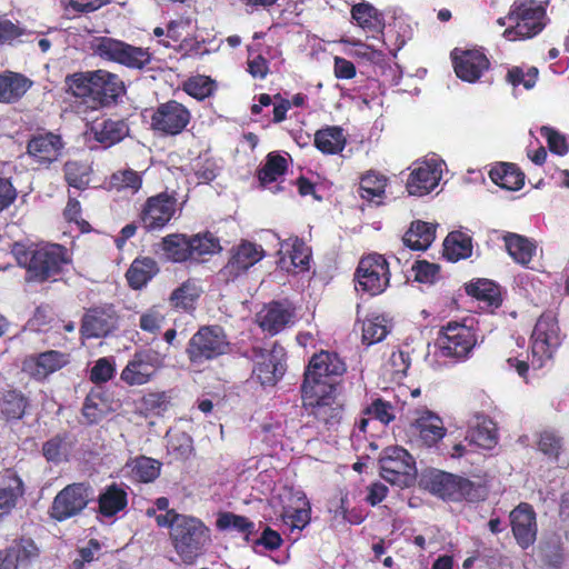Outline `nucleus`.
Here are the masks:
<instances>
[{
    "label": "nucleus",
    "instance_id": "bf43d9fd",
    "mask_svg": "<svg viewBox=\"0 0 569 569\" xmlns=\"http://www.w3.org/2000/svg\"><path fill=\"white\" fill-rule=\"evenodd\" d=\"M388 333L389 330L382 317L368 318L362 323V342L368 346L382 341Z\"/></svg>",
    "mask_w": 569,
    "mask_h": 569
},
{
    "label": "nucleus",
    "instance_id": "7ed1b4c3",
    "mask_svg": "<svg viewBox=\"0 0 569 569\" xmlns=\"http://www.w3.org/2000/svg\"><path fill=\"white\" fill-rule=\"evenodd\" d=\"M64 82L72 96L88 99L94 109L113 106L126 93L119 74L104 69L74 72Z\"/></svg>",
    "mask_w": 569,
    "mask_h": 569
},
{
    "label": "nucleus",
    "instance_id": "3c124183",
    "mask_svg": "<svg viewBox=\"0 0 569 569\" xmlns=\"http://www.w3.org/2000/svg\"><path fill=\"white\" fill-rule=\"evenodd\" d=\"M466 438L478 447L491 449L498 439L496 425L490 419H482L468 430Z\"/></svg>",
    "mask_w": 569,
    "mask_h": 569
},
{
    "label": "nucleus",
    "instance_id": "338daca9",
    "mask_svg": "<svg viewBox=\"0 0 569 569\" xmlns=\"http://www.w3.org/2000/svg\"><path fill=\"white\" fill-rule=\"evenodd\" d=\"M176 50L181 52L183 58H202L210 53L206 48V40H199L197 37L183 38Z\"/></svg>",
    "mask_w": 569,
    "mask_h": 569
},
{
    "label": "nucleus",
    "instance_id": "c85d7f7f",
    "mask_svg": "<svg viewBox=\"0 0 569 569\" xmlns=\"http://www.w3.org/2000/svg\"><path fill=\"white\" fill-rule=\"evenodd\" d=\"M159 272L157 261L151 257L136 258L126 272L128 286L133 290L144 288Z\"/></svg>",
    "mask_w": 569,
    "mask_h": 569
},
{
    "label": "nucleus",
    "instance_id": "0e129e2a",
    "mask_svg": "<svg viewBox=\"0 0 569 569\" xmlns=\"http://www.w3.org/2000/svg\"><path fill=\"white\" fill-rule=\"evenodd\" d=\"M116 373L114 360L112 358H99L90 370V380L96 385L106 383Z\"/></svg>",
    "mask_w": 569,
    "mask_h": 569
},
{
    "label": "nucleus",
    "instance_id": "72a5a7b5",
    "mask_svg": "<svg viewBox=\"0 0 569 569\" xmlns=\"http://www.w3.org/2000/svg\"><path fill=\"white\" fill-rule=\"evenodd\" d=\"M502 239L507 252L513 261L520 266L528 267L532 258L536 256L537 246L535 241L525 236L512 232H507Z\"/></svg>",
    "mask_w": 569,
    "mask_h": 569
},
{
    "label": "nucleus",
    "instance_id": "69168bd1",
    "mask_svg": "<svg viewBox=\"0 0 569 569\" xmlns=\"http://www.w3.org/2000/svg\"><path fill=\"white\" fill-rule=\"evenodd\" d=\"M192 450V439L184 432L171 437L168 441V452L177 460L188 459Z\"/></svg>",
    "mask_w": 569,
    "mask_h": 569
},
{
    "label": "nucleus",
    "instance_id": "ddd939ff",
    "mask_svg": "<svg viewBox=\"0 0 569 569\" xmlns=\"http://www.w3.org/2000/svg\"><path fill=\"white\" fill-rule=\"evenodd\" d=\"M164 366V356L152 348H139L120 372V380L128 387L151 382Z\"/></svg>",
    "mask_w": 569,
    "mask_h": 569
},
{
    "label": "nucleus",
    "instance_id": "9d476101",
    "mask_svg": "<svg viewBox=\"0 0 569 569\" xmlns=\"http://www.w3.org/2000/svg\"><path fill=\"white\" fill-rule=\"evenodd\" d=\"M476 330L466 323L449 321L443 325L437 337L439 355L453 362L467 360L477 345Z\"/></svg>",
    "mask_w": 569,
    "mask_h": 569
},
{
    "label": "nucleus",
    "instance_id": "c03bdc74",
    "mask_svg": "<svg viewBox=\"0 0 569 569\" xmlns=\"http://www.w3.org/2000/svg\"><path fill=\"white\" fill-rule=\"evenodd\" d=\"M277 346L262 361L257 362L253 375L262 386H274L284 372V366L277 356Z\"/></svg>",
    "mask_w": 569,
    "mask_h": 569
},
{
    "label": "nucleus",
    "instance_id": "58836bf2",
    "mask_svg": "<svg viewBox=\"0 0 569 569\" xmlns=\"http://www.w3.org/2000/svg\"><path fill=\"white\" fill-rule=\"evenodd\" d=\"M74 441L67 431L60 432L42 443L41 452L48 462L59 465L68 461Z\"/></svg>",
    "mask_w": 569,
    "mask_h": 569
},
{
    "label": "nucleus",
    "instance_id": "393cba45",
    "mask_svg": "<svg viewBox=\"0 0 569 569\" xmlns=\"http://www.w3.org/2000/svg\"><path fill=\"white\" fill-rule=\"evenodd\" d=\"M410 429L422 446L428 448L436 446L447 435L442 418L427 409L417 411V417L410 423Z\"/></svg>",
    "mask_w": 569,
    "mask_h": 569
},
{
    "label": "nucleus",
    "instance_id": "e433bc0d",
    "mask_svg": "<svg viewBox=\"0 0 569 569\" xmlns=\"http://www.w3.org/2000/svg\"><path fill=\"white\" fill-rule=\"evenodd\" d=\"M280 518L292 530L306 528L311 519V506L307 497L297 496L293 503L284 505Z\"/></svg>",
    "mask_w": 569,
    "mask_h": 569
},
{
    "label": "nucleus",
    "instance_id": "1a4fd4ad",
    "mask_svg": "<svg viewBox=\"0 0 569 569\" xmlns=\"http://www.w3.org/2000/svg\"><path fill=\"white\" fill-rule=\"evenodd\" d=\"M93 51L101 59L116 62L131 70H143L152 61V53L149 48L136 47L111 37L97 38Z\"/></svg>",
    "mask_w": 569,
    "mask_h": 569
},
{
    "label": "nucleus",
    "instance_id": "49530a36",
    "mask_svg": "<svg viewBox=\"0 0 569 569\" xmlns=\"http://www.w3.org/2000/svg\"><path fill=\"white\" fill-rule=\"evenodd\" d=\"M29 405L28 398L17 389L8 390L0 399V412L7 421L20 420Z\"/></svg>",
    "mask_w": 569,
    "mask_h": 569
},
{
    "label": "nucleus",
    "instance_id": "6e6552de",
    "mask_svg": "<svg viewBox=\"0 0 569 569\" xmlns=\"http://www.w3.org/2000/svg\"><path fill=\"white\" fill-rule=\"evenodd\" d=\"M302 407L312 416L318 427L337 431L343 420L345 407L338 400L337 390H300Z\"/></svg>",
    "mask_w": 569,
    "mask_h": 569
},
{
    "label": "nucleus",
    "instance_id": "473e14b6",
    "mask_svg": "<svg viewBox=\"0 0 569 569\" xmlns=\"http://www.w3.org/2000/svg\"><path fill=\"white\" fill-rule=\"evenodd\" d=\"M94 139L103 147L109 148L122 141L129 134V126L123 119H106L96 122L92 127Z\"/></svg>",
    "mask_w": 569,
    "mask_h": 569
},
{
    "label": "nucleus",
    "instance_id": "37998d69",
    "mask_svg": "<svg viewBox=\"0 0 569 569\" xmlns=\"http://www.w3.org/2000/svg\"><path fill=\"white\" fill-rule=\"evenodd\" d=\"M201 293L202 289L197 281L188 279L171 292L169 301L174 309L192 312Z\"/></svg>",
    "mask_w": 569,
    "mask_h": 569
},
{
    "label": "nucleus",
    "instance_id": "b1692460",
    "mask_svg": "<svg viewBox=\"0 0 569 569\" xmlns=\"http://www.w3.org/2000/svg\"><path fill=\"white\" fill-rule=\"evenodd\" d=\"M24 495V481L16 469L7 468L0 472V523L11 515Z\"/></svg>",
    "mask_w": 569,
    "mask_h": 569
},
{
    "label": "nucleus",
    "instance_id": "f3484780",
    "mask_svg": "<svg viewBox=\"0 0 569 569\" xmlns=\"http://www.w3.org/2000/svg\"><path fill=\"white\" fill-rule=\"evenodd\" d=\"M178 200L167 191L148 197L139 212V222L147 232L161 231L177 213Z\"/></svg>",
    "mask_w": 569,
    "mask_h": 569
},
{
    "label": "nucleus",
    "instance_id": "8fccbe9b",
    "mask_svg": "<svg viewBox=\"0 0 569 569\" xmlns=\"http://www.w3.org/2000/svg\"><path fill=\"white\" fill-rule=\"evenodd\" d=\"M288 169L287 159L276 152H270L266 157L264 164L258 170V180L261 187L276 182L283 176Z\"/></svg>",
    "mask_w": 569,
    "mask_h": 569
},
{
    "label": "nucleus",
    "instance_id": "2f4dec72",
    "mask_svg": "<svg viewBox=\"0 0 569 569\" xmlns=\"http://www.w3.org/2000/svg\"><path fill=\"white\" fill-rule=\"evenodd\" d=\"M457 475L433 470L423 477L425 488L445 500L455 501L457 496Z\"/></svg>",
    "mask_w": 569,
    "mask_h": 569
},
{
    "label": "nucleus",
    "instance_id": "09e8293b",
    "mask_svg": "<svg viewBox=\"0 0 569 569\" xmlns=\"http://www.w3.org/2000/svg\"><path fill=\"white\" fill-rule=\"evenodd\" d=\"M216 527L219 531L232 530L238 533L244 535L246 540L254 531V522L246 516L236 515L230 511H222L218 513Z\"/></svg>",
    "mask_w": 569,
    "mask_h": 569
},
{
    "label": "nucleus",
    "instance_id": "603ef678",
    "mask_svg": "<svg viewBox=\"0 0 569 569\" xmlns=\"http://www.w3.org/2000/svg\"><path fill=\"white\" fill-rule=\"evenodd\" d=\"M109 407L101 392L91 390L83 402L82 416L88 425L99 423L108 413Z\"/></svg>",
    "mask_w": 569,
    "mask_h": 569
},
{
    "label": "nucleus",
    "instance_id": "dca6fc26",
    "mask_svg": "<svg viewBox=\"0 0 569 569\" xmlns=\"http://www.w3.org/2000/svg\"><path fill=\"white\" fill-rule=\"evenodd\" d=\"M91 486L87 482H73L61 489L49 508L51 519L59 522L81 513L90 502Z\"/></svg>",
    "mask_w": 569,
    "mask_h": 569
},
{
    "label": "nucleus",
    "instance_id": "ea45409f",
    "mask_svg": "<svg viewBox=\"0 0 569 569\" xmlns=\"http://www.w3.org/2000/svg\"><path fill=\"white\" fill-rule=\"evenodd\" d=\"M127 505V491L114 482L107 486L98 498L99 512L108 518L122 511Z\"/></svg>",
    "mask_w": 569,
    "mask_h": 569
},
{
    "label": "nucleus",
    "instance_id": "680f3d73",
    "mask_svg": "<svg viewBox=\"0 0 569 569\" xmlns=\"http://www.w3.org/2000/svg\"><path fill=\"white\" fill-rule=\"evenodd\" d=\"M363 415L376 419L383 425H389L396 419L395 407L382 398L375 399L363 409Z\"/></svg>",
    "mask_w": 569,
    "mask_h": 569
},
{
    "label": "nucleus",
    "instance_id": "39448f33",
    "mask_svg": "<svg viewBox=\"0 0 569 569\" xmlns=\"http://www.w3.org/2000/svg\"><path fill=\"white\" fill-rule=\"evenodd\" d=\"M230 341L224 329L219 325H204L191 336L186 347V355L191 367L206 365L228 355Z\"/></svg>",
    "mask_w": 569,
    "mask_h": 569
},
{
    "label": "nucleus",
    "instance_id": "cd10ccee",
    "mask_svg": "<svg viewBox=\"0 0 569 569\" xmlns=\"http://www.w3.org/2000/svg\"><path fill=\"white\" fill-rule=\"evenodd\" d=\"M440 171L435 164L425 162L412 170L406 183L411 196H425L431 192L439 183Z\"/></svg>",
    "mask_w": 569,
    "mask_h": 569
},
{
    "label": "nucleus",
    "instance_id": "774afa93",
    "mask_svg": "<svg viewBox=\"0 0 569 569\" xmlns=\"http://www.w3.org/2000/svg\"><path fill=\"white\" fill-rule=\"evenodd\" d=\"M164 321V316L156 308H149L140 316L139 327L142 331L156 335Z\"/></svg>",
    "mask_w": 569,
    "mask_h": 569
},
{
    "label": "nucleus",
    "instance_id": "a18cd8bd",
    "mask_svg": "<svg viewBox=\"0 0 569 569\" xmlns=\"http://www.w3.org/2000/svg\"><path fill=\"white\" fill-rule=\"evenodd\" d=\"M468 296L485 302L490 308L501 306L502 299L499 287L488 279H477L465 287Z\"/></svg>",
    "mask_w": 569,
    "mask_h": 569
},
{
    "label": "nucleus",
    "instance_id": "c9c22d12",
    "mask_svg": "<svg viewBox=\"0 0 569 569\" xmlns=\"http://www.w3.org/2000/svg\"><path fill=\"white\" fill-rule=\"evenodd\" d=\"M129 478L138 483L153 482L161 472L162 463L147 456H138L126 465Z\"/></svg>",
    "mask_w": 569,
    "mask_h": 569
},
{
    "label": "nucleus",
    "instance_id": "a878e982",
    "mask_svg": "<svg viewBox=\"0 0 569 569\" xmlns=\"http://www.w3.org/2000/svg\"><path fill=\"white\" fill-rule=\"evenodd\" d=\"M39 548L31 538L21 537L13 542L0 549V569H19L30 565L38 558Z\"/></svg>",
    "mask_w": 569,
    "mask_h": 569
},
{
    "label": "nucleus",
    "instance_id": "4d7b16f0",
    "mask_svg": "<svg viewBox=\"0 0 569 569\" xmlns=\"http://www.w3.org/2000/svg\"><path fill=\"white\" fill-rule=\"evenodd\" d=\"M351 17L362 29L372 31L381 27L377 9L368 2L355 4L351 9Z\"/></svg>",
    "mask_w": 569,
    "mask_h": 569
},
{
    "label": "nucleus",
    "instance_id": "f257e3e1",
    "mask_svg": "<svg viewBox=\"0 0 569 569\" xmlns=\"http://www.w3.org/2000/svg\"><path fill=\"white\" fill-rule=\"evenodd\" d=\"M159 528H169L173 550L186 565H193L211 542L210 528L198 517L171 509L156 517Z\"/></svg>",
    "mask_w": 569,
    "mask_h": 569
},
{
    "label": "nucleus",
    "instance_id": "13d9d810",
    "mask_svg": "<svg viewBox=\"0 0 569 569\" xmlns=\"http://www.w3.org/2000/svg\"><path fill=\"white\" fill-rule=\"evenodd\" d=\"M539 78V70L537 67H529L525 70L520 66H513L508 69L506 74V81L513 88L522 86L526 90L535 88Z\"/></svg>",
    "mask_w": 569,
    "mask_h": 569
},
{
    "label": "nucleus",
    "instance_id": "5fc2aeb1",
    "mask_svg": "<svg viewBox=\"0 0 569 569\" xmlns=\"http://www.w3.org/2000/svg\"><path fill=\"white\" fill-rule=\"evenodd\" d=\"M214 89V81L210 77L201 74L190 77L182 84V90L198 101L212 96Z\"/></svg>",
    "mask_w": 569,
    "mask_h": 569
},
{
    "label": "nucleus",
    "instance_id": "2eb2a0df",
    "mask_svg": "<svg viewBox=\"0 0 569 569\" xmlns=\"http://www.w3.org/2000/svg\"><path fill=\"white\" fill-rule=\"evenodd\" d=\"M191 111L183 103L170 99L158 103L150 116V128L163 137L181 134L190 124Z\"/></svg>",
    "mask_w": 569,
    "mask_h": 569
},
{
    "label": "nucleus",
    "instance_id": "e2e57ef3",
    "mask_svg": "<svg viewBox=\"0 0 569 569\" xmlns=\"http://www.w3.org/2000/svg\"><path fill=\"white\" fill-rule=\"evenodd\" d=\"M540 134L547 140L550 152L558 156H565L568 153L569 142L565 134L548 126H542L540 128Z\"/></svg>",
    "mask_w": 569,
    "mask_h": 569
},
{
    "label": "nucleus",
    "instance_id": "7c9ffc66",
    "mask_svg": "<svg viewBox=\"0 0 569 569\" xmlns=\"http://www.w3.org/2000/svg\"><path fill=\"white\" fill-rule=\"evenodd\" d=\"M387 184V176L376 170H368L360 177L358 193L361 199L380 204L385 198Z\"/></svg>",
    "mask_w": 569,
    "mask_h": 569
},
{
    "label": "nucleus",
    "instance_id": "4468645a",
    "mask_svg": "<svg viewBox=\"0 0 569 569\" xmlns=\"http://www.w3.org/2000/svg\"><path fill=\"white\" fill-rule=\"evenodd\" d=\"M380 476L391 485L410 487L417 476L413 457L402 447H388L379 459Z\"/></svg>",
    "mask_w": 569,
    "mask_h": 569
},
{
    "label": "nucleus",
    "instance_id": "4be33fe9",
    "mask_svg": "<svg viewBox=\"0 0 569 569\" xmlns=\"http://www.w3.org/2000/svg\"><path fill=\"white\" fill-rule=\"evenodd\" d=\"M451 60L455 72L459 79L466 82H476L490 67L487 56L478 49L451 51Z\"/></svg>",
    "mask_w": 569,
    "mask_h": 569
},
{
    "label": "nucleus",
    "instance_id": "79ce46f5",
    "mask_svg": "<svg viewBox=\"0 0 569 569\" xmlns=\"http://www.w3.org/2000/svg\"><path fill=\"white\" fill-rule=\"evenodd\" d=\"M346 143L343 130L338 126H327L315 133V147L325 154L340 153Z\"/></svg>",
    "mask_w": 569,
    "mask_h": 569
},
{
    "label": "nucleus",
    "instance_id": "6ab92c4d",
    "mask_svg": "<svg viewBox=\"0 0 569 569\" xmlns=\"http://www.w3.org/2000/svg\"><path fill=\"white\" fill-rule=\"evenodd\" d=\"M63 149L64 142L61 134L42 130L30 136L26 153L38 169H49L60 159Z\"/></svg>",
    "mask_w": 569,
    "mask_h": 569
},
{
    "label": "nucleus",
    "instance_id": "bb28decb",
    "mask_svg": "<svg viewBox=\"0 0 569 569\" xmlns=\"http://www.w3.org/2000/svg\"><path fill=\"white\" fill-rule=\"evenodd\" d=\"M264 257L262 247L247 240H242L232 249V254L224 266L223 271L232 278L246 272Z\"/></svg>",
    "mask_w": 569,
    "mask_h": 569
},
{
    "label": "nucleus",
    "instance_id": "20e7f679",
    "mask_svg": "<svg viewBox=\"0 0 569 569\" xmlns=\"http://www.w3.org/2000/svg\"><path fill=\"white\" fill-rule=\"evenodd\" d=\"M158 247L164 259L172 263H201L221 250L219 239L210 231L172 232L162 237Z\"/></svg>",
    "mask_w": 569,
    "mask_h": 569
},
{
    "label": "nucleus",
    "instance_id": "412c9836",
    "mask_svg": "<svg viewBox=\"0 0 569 569\" xmlns=\"http://www.w3.org/2000/svg\"><path fill=\"white\" fill-rule=\"evenodd\" d=\"M512 535L522 549H528L537 540L538 525L533 507L520 502L509 515Z\"/></svg>",
    "mask_w": 569,
    "mask_h": 569
},
{
    "label": "nucleus",
    "instance_id": "423d86ee",
    "mask_svg": "<svg viewBox=\"0 0 569 569\" xmlns=\"http://www.w3.org/2000/svg\"><path fill=\"white\" fill-rule=\"evenodd\" d=\"M547 11L538 0H515L508 11L510 26L502 37L508 41L532 39L547 26Z\"/></svg>",
    "mask_w": 569,
    "mask_h": 569
},
{
    "label": "nucleus",
    "instance_id": "de8ad7c7",
    "mask_svg": "<svg viewBox=\"0 0 569 569\" xmlns=\"http://www.w3.org/2000/svg\"><path fill=\"white\" fill-rule=\"evenodd\" d=\"M109 190L134 194L142 187V176L133 169H121L109 178Z\"/></svg>",
    "mask_w": 569,
    "mask_h": 569
},
{
    "label": "nucleus",
    "instance_id": "aec40b11",
    "mask_svg": "<svg viewBox=\"0 0 569 569\" xmlns=\"http://www.w3.org/2000/svg\"><path fill=\"white\" fill-rule=\"evenodd\" d=\"M119 320L113 305L94 306L82 316L80 335L83 339L106 338L118 330Z\"/></svg>",
    "mask_w": 569,
    "mask_h": 569
},
{
    "label": "nucleus",
    "instance_id": "4c0bfd02",
    "mask_svg": "<svg viewBox=\"0 0 569 569\" xmlns=\"http://www.w3.org/2000/svg\"><path fill=\"white\" fill-rule=\"evenodd\" d=\"M491 181L502 189L517 191L525 184V173L521 169L509 162H501L489 171Z\"/></svg>",
    "mask_w": 569,
    "mask_h": 569
},
{
    "label": "nucleus",
    "instance_id": "052dcab7",
    "mask_svg": "<svg viewBox=\"0 0 569 569\" xmlns=\"http://www.w3.org/2000/svg\"><path fill=\"white\" fill-rule=\"evenodd\" d=\"M169 397L164 391H151L142 396L139 407L144 416H159L168 409Z\"/></svg>",
    "mask_w": 569,
    "mask_h": 569
},
{
    "label": "nucleus",
    "instance_id": "f03ea898",
    "mask_svg": "<svg viewBox=\"0 0 569 569\" xmlns=\"http://www.w3.org/2000/svg\"><path fill=\"white\" fill-rule=\"evenodd\" d=\"M11 252L18 266L26 269L28 279L41 283L60 276L72 262L69 250L59 243L27 247L14 242Z\"/></svg>",
    "mask_w": 569,
    "mask_h": 569
},
{
    "label": "nucleus",
    "instance_id": "a19ab883",
    "mask_svg": "<svg viewBox=\"0 0 569 569\" xmlns=\"http://www.w3.org/2000/svg\"><path fill=\"white\" fill-rule=\"evenodd\" d=\"M472 254V238L462 231H451L443 241V257L451 262L468 259Z\"/></svg>",
    "mask_w": 569,
    "mask_h": 569
},
{
    "label": "nucleus",
    "instance_id": "5701e85b",
    "mask_svg": "<svg viewBox=\"0 0 569 569\" xmlns=\"http://www.w3.org/2000/svg\"><path fill=\"white\" fill-rule=\"evenodd\" d=\"M296 307L289 300H273L257 315V322L262 331L276 336L293 322Z\"/></svg>",
    "mask_w": 569,
    "mask_h": 569
},
{
    "label": "nucleus",
    "instance_id": "a211bd4d",
    "mask_svg": "<svg viewBox=\"0 0 569 569\" xmlns=\"http://www.w3.org/2000/svg\"><path fill=\"white\" fill-rule=\"evenodd\" d=\"M69 363L70 355L68 352L49 349L27 355L21 361V371L31 380L43 383Z\"/></svg>",
    "mask_w": 569,
    "mask_h": 569
},
{
    "label": "nucleus",
    "instance_id": "864d4df0",
    "mask_svg": "<svg viewBox=\"0 0 569 569\" xmlns=\"http://www.w3.org/2000/svg\"><path fill=\"white\" fill-rule=\"evenodd\" d=\"M457 496L455 502L462 500L469 502H479L487 498V488L480 482H473L468 478L457 477Z\"/></svg>",
    "mask_w": 569,
    "mask_h": 569
},
{
    "label": "nucleus",
    "instance_id": "9b49d317",
    "mask_svg": "<svg viewBox=\"0 0 569 569\" xmlns=\"http://www.w3.org/2000/svg\"><path fill=\"white\" fill-rule=\"evenodd\" d=\"M390 268L385 256L373 252L359 260L355 271L356 289L370 297L383 293L390 284Z\"/></svg>",
    "mask_w": 569,
    "mask_h": 569
},
{
    "label": "nucleus",
    "instance_id": "6e6d98bb",
    "mask_svg": "<svg viewBox=\"0 0 569 569\" xmlns=\"http://www.w3.org/2000/svg\"><path fill=\"white\" fill-rule=\"evenodd\" d=\"M64 180L69 187L84 190L89 186V168L76 160H69L63 164Z\"/></svg>",
    "mask_w": 569,
    "mask_h": 569
},
{
    "label": "nucleus",
    "instance_id": "f704fd0d",
    "mask_svg": "<svg viewBox=\"0 0 569 569\" xmlns=\"http://www.w3.org/2000/svg\"><path fill=\"white\" fill-rule=\"evenodd\" d=\"M436 238V226L426 221H412L402 237L406 247L416 251L427 250Z\"/></svg>",
    "mask_w": 569,
    "mask_h": 569
},
{
    "label": "nucleus",
    "instance_id": "f8f14e48",
    "mask_svg": "<svg viewBox=\"0 0 569 569\" xmlns=\"http://www.w3.org/2000/svg\"><path fill=\"white\" fill-rule=\"evenodd\" d=\"M560 328L558 320L552 312H543L537 320L531 335V365L540 369L559 348Z\"/></svg>",
    "mask_w": 569,
    "mask_h": 569
},
{
    "label": "nucleus",
    "instance_id": "0eeeda50",
    "mask_svg": "<svg viewBox=\"0 0 569 569\" xmlns=\"http://www.w3.org/2000/svg\"><path fill=\"white\" fill-rule=\"evenodd\" d=\"M346 370L347 366L337 352L321 350L310 358L300 390H337V379Z\"/></svg>",
    "mask_w": 569,
    "mask_h": 569
},
{
    "label": "nucleus",
    "instance_id": "c756f323",
    "mask_svg": "<svg viewBox=\"0 0 569 569\" xmlns=\"http://www.w3.org/2000/svg\"><path fill=\"white\" fill-rule=\"evenodd\" d=\"M31 86L32 81L21 73L9 70L0 73V102L14 103L19 101Z\"/></svg>",
    "mask_w": 569,
    "mask_h": 569
}]
</instances>
